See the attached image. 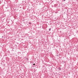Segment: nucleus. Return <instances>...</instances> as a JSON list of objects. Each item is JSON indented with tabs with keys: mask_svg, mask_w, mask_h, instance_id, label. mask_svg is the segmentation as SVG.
Listing matches in <instances>:
<instances>
[{
	"mask_svg": "<svg viewBox=\"0 0 78 78\" xmlns=\"http://www.w3.org/2000/svg\"><path fill=\"white\" fill-rule=\"evenodd\" d=\"M49 31H51V28H50L49 29Z\"/></svg>",
	"mask_w": 78,
	"mask_h": 78,
	"instance_id": "nucleus-1",
	"label": "nucleus"
},
{
	"mask_svg": "<svg viewBox=\"0 0 78 78\" xmlns=\"http://www.w3.org/2000/svg\"><path fill=\"white\" fill-rule=\"evenodd\" d=\"M58 69H61V68L59 67V68H58Z\"/></svg>",
	"mask_w": 78,
	"mask_h": 78,
	"instance_id": "nucleus-2",
	"label": "nucleus"
},
{
	"mask_svg": "<svg viewBox=\"0 0 78 78\" xmlns=\"http://www.w3.org/2000/svg\"><path fill=\"white\" fill-rule=\"evenodd\" d=\"M33 65H34V66H35V64H33Z\"/></svg>",
	"mask_w": 78,
	"mask_h": 78,
	"instance_id": "nucleus-3",
	"label": "nucleus"
},
{
	"mask_svg": "<svg viewBox=\"0 0 78 78\" xmlns=\"http://www.w3.org/2000/svg\"><path fill=\"white\" fill-rule=\"evenodd\" d=\"M30 24H31V23H29Z\"/></svg>",
	"mask_w": 78,
	"mask_h": 78,
	"instance_id": "nucleus-4",
	"label": "nucleus"
},
{
	"mask_svg": "<svg viewBox=\"0 0 78 78\" xmlns=\"http://www.w3.org/2000/svg\"><path fill=\"white\" fill-rule=\"evenodd\" d=\"M64 1H66V0H63Z\"/></svg>",
	"mask_w": 78,
	"mask_h": 78,
	"instance_id": "nucleus-5",
	"label": "nucleus"
}]
</instances>
